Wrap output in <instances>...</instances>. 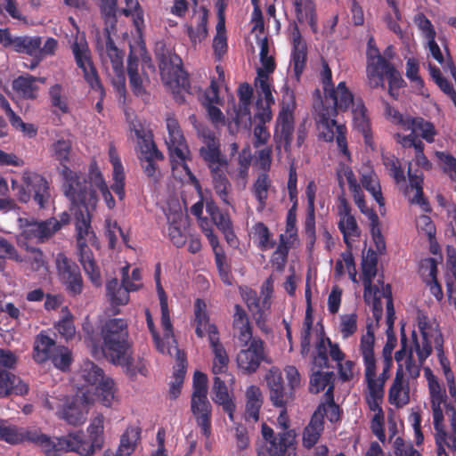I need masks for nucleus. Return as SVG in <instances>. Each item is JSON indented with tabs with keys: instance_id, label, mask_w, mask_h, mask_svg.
<instances>
[{
	"instance_id": "nucleus-9",
	"label": "nucleus",
	"mask_w": 456,
	"mask_h": 456,
	"mask_svg": "<svg viewBox=\"0 0 456 456\" xmlns=\"http://www.w3.org/2000/svg\"><path fill=\"white\" fill-rule=\"evenodd\" d=\"M0 440L10 444L31 443L40 446L46 456H53L54 444L45 434L37 428H20L9 425L6 420H0Z\"/></svg>"
},
{
	"instance_id": "nucleus-6",
	"label": "nucleus",
	"mask_w": 456,
	"mask_h": 456,
	"mask_svg": "<svg viewBox=\"0 0 456 456\" xmlns=\"http://www.w3.org/2000/svg\"><path fill=\"white\" fill-rule=\"evenodd\" d=\"M405 125L407 129L411 130V134H397L398 142L404 148H414L416 164L425 170H429L432 164L424 154V143L419 136L429 143L433 142L436 134L434 125L422 118H408Z\"/></svg>"
},
{
	"instance_id": "nucleus-60",
	"label": "nucleus",
	"mask_w": 456,
	"mask_h": 456,
	"mask_svg": "<svg viewBox=\"0 0 456 456\" xmlns=\"http://www.w3.org/2000/svg\"><path fill=\"white\" fill-rule=\"evenodd\" d=\"M126 8H123L121 12L126 17H133V21L135 28L140 30L144 26V12L139 4L138 0H124Z\"/></svg>"
},
{
	"instance_id": "nucleus-25",
	"label": "nucleus",
	"mask_w": 456,
	"mask_h": 456,
	"mask_svg": "<svg viewBox=\"0 0 456 456\" xmlns=\"http://www.w3.org/2000/svg\"><path fill=\"white\" fill-rule=\"evenodd\" d=\"M191 410L197 424L201 428L203 436L208 438L211 434L212 416V405L208 395L191 396Z\"/></svg>"
},
{
	"instance_id": "nucleus-55",
	"label": "nucleus",
	"mask_w": 456,
	"mask_h": 456,
	"mask_svg": "<svg viewBox=\"0 0 456 456\" xmlns=\"http://www.w3.org/2000/svg\"><path fill=\"white\" fill-rule=\"evenodd\" d=\"M206 210L220 232L232 225L229 214L222 211L215 202L207 201Z\"/></svg>"
},
{
	"instance_id": "nucleus-46",
	"label": "nucleus",
	"mask_w": 456,
	"mask_h": 456,
	"mask_svg": "<svg viewBox=\"0 0 456 456\" xmlns=\"http://www.w3.org/2000/svg\"><path fill=\"white\" fill-rule=\"evenodd\" d=\"M141 429L138 427H128L120 437V444L117 451L118 456H130L140 439Z\"/></svg>"
},
{
	"instance_id": "nucleus-12",
	"label": "nucleus",
	"mask_w": 456,
	"mask_h": 456,
	"mask_svg": "<svg viewBox=\"0 0 456 456\" xmlns=\"http://www.w3.org/2000/svg\"><path fill=\"white\" fill-rule=\"evenodd\" d=\"M86 190L92 192V196L94 198V202L91 204L86 198L85 197V200H79L77 199H72L71 197H68L72 205L78 208L75 212V226L77 232V243L80 242H93L95 240L96 236L91 226V211L95 209L98 196L96 190L93 189L92 183L86 184Z\"/></svg>"
},
{
	"instance_id": "nucleus-41",
	"label": "nucleus",
	"mask_w": 456,
	"mask_h": 456,
	"mask_svg": "<svg viewBox=\"0 0 456 456\" xmlns=\"http://www.w3.org/2000/svg\"><path fill=\"white\" fill-rule=\"evenodd\" d=\"M353 118L355 126L362 133L364 142L368 145H371L372 135L366 115V108L362 100H357L352 106Z\"/></svg>"
},
{
	"instance_id": "nucleus-59",
	"label": "nucleus",
	"mask_w": 456,
	"mask_h": 456,
	"mask_svg": "<svg viewBox=\"0 0 456 456\" xmlns=\"http://www.w3.org/2000/svg\"><path fill=\"white\" fill-rule=\"evenodd\" d=\"M118 0H99V8L104 20V23L110 28H115L117 24V12Z\"/></svg>"
},
{
	"instance_id": "nucleus-31",
	"label": "nucleus",
	"mask_w": 456,
	"mask_h": 456,
	"mask_svg": "<svg viewBox=\"0 0 456 456\" xmlns=\"http://www.w3.org/2000/svg\"><path fill=\"white\" fill-rule=\"evenodd\" d=\"M77 244L79 262L81 263L85 273L94 284L99 285L101 282V273L94 260L92 249L88 247L87 242H80Z\"/></svg>"
},
{
	"instance_id": "nucleus-42",
	"label": "nucleus",
	"mask_w": 456,
	"mask_h": 456,
	"mask_svg": "<svg viewBox=\"0 0 456 456\" xmlns=\"http://www.w3.org/2000/svg\"><path fill=\"white\" fill-rule=\"evenodd\" d=\"M403 382V370L397 369L393 384L390 387L389 391H388V401L391 404H393L396 407H403V405H405L409 403L408 390L404 391L402 395Z\"/></svg>"
},
{
	"instance_id": "nucleus-51",
	"label": "nucleus",
	"mask_w": 456,
	"mask_h": 456,
	"mask_svg": "<svg viewBox=\"0 0 456 456\" xmlns=\"http://www.w3.org/2000/svg\"><path fill=\"white\" fill-rule=\"evenodd\" d=\"M362 187L369 191L379 207H384L385 199L382 195L379 178L373 171L363 174L361 178Z\"/></svg>"
},
{
	"instance_id": "nucleus-14",
	"label": "nucleus",
	"mask_w": 456,
	"mask_h": 456,
	"mask_svg": "<svg viewBox=\"0 0 456 456\" xmlns=\"http://www.w3.org/2000/svg\"><path fill=\"white\" fill-rule=\"evenodd\" d=\"M72 52L77 67L84 73L85 80L88 83L91 89L100 94V100L96 102L95 109L98 112H101L103 109L102 102L105 96V90L91 60L89 48L86 43L75 42L72 45Z\"/></svg>"
},
{
	"instance_id": "nucleus-44",
	"label": "nucleus",
	"mask_w": 456,
	"mask_h": 456,
	"mask_svg": "<svg viewBox=\"0 0 456 456\" xmlns=\"http://www.w3.org/2000/svg\"><path fill=\"white\" fill-rule=\"evenodd\" d=\"M37 78L32 75L20 76L12 82V88L25 99H36L38 86L35 84Z\"/></svg>"
},
{
	"instance_id": "nucleus-17",
	"label": "nucleus",
	"mask_w": 456,
	"mask_h": 456,
	"mask_svg": "<svg viewBox=\"0 0 456 456\" xmlns=\"http://www.w3.org/2000/svg\"><path fill=\"white\" fill-rule=\"evenodd\" d=\"M418 328L421 335V341L419 340L416 331H412L411 338L414 346V351L420 363H424L427 358L432 354L431 339L436 338L442 332L437 329V325L434 327L425 315L418 317Z\"/></svg>"
},
{
	"instance_id": "nucleus-10",
	"label": "nucleus",
	"mask_w": 456,
	"mask_h": 456,
	"mask_svg": "<svg viewBox=\"0 0 456 456\" xmlns=\"http://www.w3.org/2000/svg\"><path fill=\"white\" fill-rule=\"evenodd\" d=\"M18 362L17 355L10 350L0 349V398L11 395H25L28 385L10 370H14Z\"/></svg>"
},
{
	"instance_id": "nucleus-7",
	"label": "nucleus",
	"mask_w": 456,
	"mask_h": 456,
	"mask_svg": "<svg viewBox=\"0 0 456 456\" xmlns=\"http://www.w3.org/2000/svg\"><path fill=\"white\" fill-rule=\"evenodd\" d=\"M12 187L17 190V198L21 203L33 201L39 209L48 207L51 199L50 183L43 175L31 170H24L20 183L12 180Z\"/></svg>"
},
{
	"instance_id": "nucleus-57",
	"label": "nucleus",
	"mask_w": 456,
	"mask_h": 456,
	"mask_svg": "<svg viewBox=\"0 0 456 456\" xmlns=\"http://www.w3.org/2000/svg\"><path fill=\"white\" fill-rule=\"evenodd\" d=\"M62 317L55 325L57 331L66 339H71L75 337L76 328L73 322V315L68 306L61 309Z\"/></svg>"
},
{
	"instance_id": "nucleus-28",
	"label": "nucleus",
	"mask_w": 456,
	"mask_h": 456,
	"mask_svg": "<svg viewBox=\"0 0 456 456\" xmlns=\"http://www.w3.org/2000/svg\"><path fill=\"white\" fill-rule=\"evenodd\" d=\"M293 49L291 53V63L297 79H299L306 64L307 53L305 43L302 40L300 30L297 24L292 31Z\"/></svg>"
},
{
	"instance_id": "nucleus-3",
	"label": "nucleus",
	"mask_w": 456,
	"mask_h": 456,
	"mask_svg": "<svg viewBox=\"0 0 456 456\" xmlns=\"http://www.w3.org/2000/svg\"><path fill=\"white\" fill-rule=\"evenodd\" d=\"M52 157L61 165V174L64 179V193L67 197L77 199L79 200H86L91 204L94 202L92 192L86 190L87 182L86 175L72 171L68 164L71 161L72 141L69 138H60L52 143L50 147Z\"/></svg>"
},
{
	"instance_id": "nucleus-1",
	"label": "nucleus",
	"mask_w": 456,
	"mask_h": 456,
	"mask_svg": "<svg viewBox=\"0 0 456 456\" xmlns=\"http://www.w3.org/2000/svg\"><path fill=\"white\" fill-rule=\"evenodd\" d=\"M324 99L314 105L315 121L320 130L319 137L327 142L336 140L338 149L351 160L347 147V128L337 122L335 118L339 111H346L355 103L352 92L346 82H339L337 87L332 83V72L327 62H323L321 72Z\"/></svg>"
},
{
	"instance_id": "nucleus-63",
	"label": "nucleus",
	"mask_w": 456,
	"mask_h": 456,
	"mask_svg": "<svg viewBox=\"0 0 456 456\" xmlns=\"http://www.w3.org/2000/svg\"><path fill=\"white\" fill-rule=\"evenodd\" d=\"M96 391L101 403L106 407H110L115 400L116 393L113 379L107 378V379L96 386Z\"/></svg>"
},
{
	"instance_id": "nucleus-11",
	"label": "nucleus",
	"mask_w": 456,
	"mask_h": 456,
	"mask_svg": "<svg viewBox=\"0 0 456 456\" xmlns=\"http://www.w3.org/2000/svg\"><path fill=\"white\" fill-rule=\"evenodd\" d=\"M156 58L162 80L167 84H175L182 91L191 93L188 74L183 69L182 59L168 51L157 53Z\"/></svg>"
},
{
	"instance_id": "nucleus-27",
	"label": "nucleus",
	"mask_w": 456,
	"mask_h": 456,
	"mask_svg": "<svg viewBox=\"0 0 456 456\" xmlns=\"http://www.w3.org/2000/svg\"><path fill=\"white\" fill-rule=\"evenodd\" d=\"M211 395L213 402L221 405L224 411L228 414L229 419L234 421L235 403L232 396L229 394L225 382L218 376L214 377Z\"/></svg>"
},
{
	"instance_id": "nucleus-54",
	"label": "nucleus",
	"mask_w": 456,
	"mask_h": 456,
	"mask_svg": "<svg viewBox=\"0 0 456 456\" xmlns=\"http://www.w3.org/2000/svg\"><path fill=\"white\" fill-rule=\"evenodd\" d=\"M128 78L134 94L141 97L144 102H148L150 100V94L147 92L146 86L150 84L149 76L142 72V74L128 76Z\"/></svg>"
},
{
	"instance_id": "nucleus-33",
	"label": "nucleus",
	"mask_w": 456,
	"mask_h": 456,
	"mask_svg": "<svg viewBox=\"0 0 456 456\" xmlns=\"http://www.w3.org/2000/svg\"><path fill=\"white\" fill-rule=\"evenodd\" d=\"M273 188V181L266 173H258L251 187V193L257 201L256 211L263 212L267 205L269 191Z\"/></svg>"
},
{
	"instance_id": "nucleus-37",
	"label": "nucleus",
	"mask_w": 456,
	"mask_h": 456,
	"mask_svg": "<svg viewBox=\"0 0 456 456\" xmlns=\"http://www.w3.org/2000/svg\"><path fill=\"white\" fill-rule=\"evenodd\" d=\"M58 347L53 338L41 332L37 336L34 343L33 359L38 363L45 362L53 357Z\"/></svg>"
},
{
	"instance_id": "nucleus-49",
	"label": "nucleus",
	"mask_w": 456,
	"mask_h": 456,
	"mask_svg": "<svg viewBox=\"0 0 456 456\" xmlns=\"http://www.w3.org/2000/svg\"><path fill=\"white\" fill-rule=\"evenodd\" d=\"M446 381L448 386V392L452 397V401L447 403L445 400L444 408L445 414L449 419L451 427L456 430V384L454 380V374L452 370L446 371Z\"/></svg>"
},
{
	"instance_id": "nucleus-23",
	"label": "nucleus",
	"mask_w": 456,
	"mask_h": 456,
	"mask_svg": "<svg viewBox=\"0 0 456 456\" xmlns=\"http://www.w3.org/2000/svg\"><path fill=\"white\" fill-rule=\"evenodd\" d=\"M87 405L77 397H66L57 414L69 425H82L87 418Z\"/></svg>"
},
{
	"instance_id": "nucleus-30",
	"label": "nucleus",
	"mask_w": 456,
	"mask_h": 456,
	"mask_svg": "<svg viewBox=\"0 0 456 456\" xmlns=\"http://www.w3.org/2000/svg\"><path fill=\"white\" fill-rule=\"evenodd\" d=\"M393 66L391 62L384 58H378L374 61L366 63V76L368 85L370 88H385V76L387 70Z\"/></svg>"
},
{
	"instance_id": "nucleus-15",
	"label": "nucleus",
	"mask_w": 456,
	"mask_h": 456,
	"mask_svg": "<svg viewBox=\"0 0 456 456\" xmlns=\"http://www.w3.org/2000/svg\"><path fill=\"white\" fill-rule=\"evenodd\" d=\"M55 262L59 279L68 294L71 297L80 295L83 292L84 281L78 265L63 253L57 254Z\"/></svg>"
},
{
	"instance_id": "nucleus-40",
	"label": "nucleus",
	"mask_w": 456,
	"mask_h": 456,
	"mask_svg": "<svg viewBox=\"0 0 456 456\" xmlns=\"http://www.w3.org/2000/svg\"><path fill=\"white\" fill-rule=\"evenodd\" d=\"M110 160L113 167L112 177L113 183L111 190L117 194L120 200L125 198V173L124 167L119 157L116 154L114 149H110Z\"/></svg>"
},
{
	"instance_id": "nucleus-47",
	"label": "nucleus",
	"mask_w": 456,
	"mask_h": 456,
	"mask_svg": "<svg viewBox=\"0 0 456 456\" xmlns=\"http://www.w3.org/2000/svg\"><path fill=\"white\" fill-rule=\"evenodd\" d=\"M409 175V186L406 188V192L409 189L415 190V196L411 199V202L419 205L425 212L431 210L428 200L424 197L423 193V175H412L411 171Z\"/></svg>"
},
{
	"instance_id": "nucleus-53",
	"label": "nucleus",
	"mask_w": 456,
	"mask_h": 456,
	"mask_svg": "<svg viewBox=\"0 0 456 456\" xmlns=\"http://www.w3.org/2000/svg\"><path fill=\"white\" fill-rule=\"evenodd\" d=\"M228 173H221L211 175L213 188L221 200L226 204L231 205L229 200L232 184L227 177Z\"/></svg>"
},
{
	"instance_id": "nucleus-21",
	"label": "nucleus",
	"mask_w": 456,
	"mask_h": 456,
	"mask_svg": "<svg viewBox=\"0 0 456 456\" xmlns=\"http://www.w3.org/2000/svg\"><path fill=\"white\" fill-rule=\"evenodd\" d=\"M161 265L158 263L155 265L154 280L156 283V289L159 299L160 311H161V326L163 328V341L169 343L172 340L175 343L174 338L173 325L170 319V312L167 303V295L165 292L160 281Z\"/></svg>"
},
{
	"instance_id": "nucleus-26",
	"label": "nucleus",
	"mask_w": 456,
	"mask_h": 456,
	"mask_svg": "<svg viewBox=\"0 0 456 456\" xmlns=\"http://www.w3.org/2000/svg\"><path fill=\"white\" fill-rule=\"evenodd\" d=\"M232 329L234 337L238 338L240 346H248L253 339V325L246 310L239 304L234 305L232 314Z\"/></svg>"
},
{
	"instance_id": "nucleus-38",
	"label": "nucleus",
	"mask_w": 456,
	"mask_h": 456,
	"mask_svg": "<svg viewBox=\"0 0 456 456\" xmlns=\"http://www.w3.org/2000/svg\"><path fill=\"white\" fill-rule=\"evenodd\" d=\"M197 25L194 28L191 24H184L185 32L193 45L204 41L208 35V10L205 6H200L199 10Z\"/></svg>"
},
{
	"instance_id": "nucleus-52",
	"label": "nucleus",
	"mask_w": 456,
	"mask_h": 456,
	"mask_svg": "<svg viewBox=\"0 0 456 456\" xmlns=\"http://www.w3.org/2000/svg\"><path fill=\"white\" fill-rule=\"evenodd\" d=\"M81 376L87 384L95 387L108 378L104 375L103 370L91 361L84 362L81 369Z\"/></svg>"
},
{
	"instance_id": "nucleus-20",
	"label": "nucleus",
	"mask_w": 456,
	"mask_h": 456,
	"mask_svg": "<svg viewBox=\"0 0 456 456\" xmlns=\"http://www.w3.org/2000/svg\"><path fill=\"white\" fill-rule=\"evenodd\" d=\"M282 419L283 415L281 413L278 421L282 425L283 431L278 433L268 444V446L257 448V456H284L288 449L294 445L296 433L292 429H288V424Z\"/></svg>"
},
{
	"instance_id": "nucleus-48",
	"label": "nucleus",
	"mask_w": 456,
	"mask_h": 456,
	"mask_svg": "<svg viewBox=\"0 0 456 456\" xmlns=\"http://www.w3.org/2000/svg\"><path fill=\"white\" fill-rule=\"evenodd\" d=\"M338 227L343 235V240L347 248H352L354 238L361 236V229L354 216L338 220Z\"/></svg>"
},
{
	"instance_id": "nucleus-62",
	"label": "nucleus",
	"mask_w": 456,
	"mask_h": 456,
	"mask_svg": "<svg viewBox=\"0 0 456 456\" xmlns=\"http://www.w3.org/2000/svg\"><path fill=\"white\" fill-rule=\"evenodd\" d=\"M91 179H94V183L92 181H88L92 183L93 189L95 190L94 187H96L100 192L102 193V196L107 205V207L111 209L115 207V200L111 194V192L109 190V187L107 186L102 174L100 171H93L91 172Z\"/></svg>"
},
{
	"instance_id": "nucleus-32",
	"label": "nucleus",
	"mask_w": 456,
	"mask_h": 456,
	"mask_svg": "<svg viewBox=\"0 0 456 456\" xmlns=\"http://www.w3.org/2000/svg\"><path fill=\"white\" fill-rule=\"evenodd\" d=\"M377 253L373 249L369 248L362 259V280L364 287L363 297H367L370 295V289L377 287L372 284V281L377 274Z\"/></svg>"
},
{
	"instance_id": "nucleus-5",
	"label": "nucleus",
	"mask_w": 456,
	"mask_h": 456,
	"mask_svg": "<svg viewBox=\"0 0 456 456\" xmlns=\"http://www.w3.org/2000/svg\"><path fill=\"white\" fill-rule=\"evenodd\" d=\"M375 336L372 329V323L370 322L366 326V333L360 339V354L362 357L365 367L364 376L367 383L369 395L367 396V403L370 411L375 414H384L381 407V402L384 396V388L382 384L377 381V361L374 353Z\"/></svg>"
},
{
	"instance_id": "nucleus-36",
	"label": "nucleus",
	"mask_w": 456,
	"mask_h": 456,
	"mask_svg": "<svg viewBox=\"0 0 456 456\" xmlns=\"http://www.w3.org/2000/svg\"><path fill=\"white\" fill-rule=\"evenodd\" d=\"M245 396V419L256 422L259 419V412L264 403L262 391L257 386L251 385L247 387Z\"/></svg>"
},
{
	"instance_id": "nucleus-16",
	"label": "nucleus",
	"mask_w": 456,
	"mask_h": 456,
	"mask_svg": "<svg viewBox=\"0 0 456 456\" xmlns=\"http://www.w3.org/2000/svg\"><path fill=\"white\" fill-rule=\"evenodd\" d=\"M236 357L238 368L246 374L255 373L263 362L267 361L265 342L258 337L251 339L248 346H241Z\"/></svg>"
},
{
	"instance_id": "nucleus-24",
	"label": "nucleus",
	"mask_w": 456,
	"mask_h": 456,
	"mask_svg": "<svg viewBox=\"0 0 456 456\" xmlns=\"http://www.w3.org/2000/svg\"><path fill=\"white\" fill-rule=\"evenodd\" d=\"M270 390V400L273 406L285 408L289 394L284 386L282 373L279 368L273 367L265 376Z\"/></svg>"
},
{
	"instance_id": "nucleus-35",
	"label": "nucleus",
	"mask_w": 456,
	"mask_h": 456,
	"mask_svg": "<svg viewBox=\"0 0 456 456\" xmlns=\"http://www.w3.org/2000/svg\"><path fill=\"white\" fill-rule=\"evenodd\" d=\"M166 143L172 162H183L186 159L189 151L181 128L169 132Z\"/></svg>"
},
{
	"instance_id": "nucleus-13",
	"label": "nucleus",
	"mask_w": 456,
	"mask_h": 456,
	"mask_svg": "<svg viewBox=\"0 0 456 456\" xmlns=\"http://www.w3.org/2000/svg\"><path fill=\"white\" fill-rule=\"evenodd\" d=\"M204 145L200 149V156L209 169L210 175L228 173V159L222 152L219 139L209 129L200 132Z\"/></svg>"
},
{
	"instance_id": "nucleus-64",
	"label": "nucleus",
	"mask_w": 456,
	"mask_h": 456,
	"mask_svg": "<svg viewBox=\"0 0 456 456\" xmlns=\"http://www.w3.org/2000/svg\"><path fill=\"white\" fill-rule=\"evenodd\" d=\"M385 77L388 80V94L396 100L399 96L398 90L406 86L405 81L394 65L387 70Z\"/></svg>"
},
{
	"instance_id": "nucleus-18",
	"label": "nucleus",
	"mask_w": 456,
	"mask_h": 456,
	"mask_svg": "<svg viewBox=\"0 0 456 456\" xmlns=\"http://www.w3.org/2000/svg\"><path fill=\"white\" fill-rule=\"evenodd\" d=\"M294 130V105H282L273 135L277 149L283 147L286 152L290 151Z\"/></svg>"
},
{
	"instance_id": "nucleus-22",
	"label": "nucleus",
	"mask_w": 456,
	"mask_h": 456,
	"mask_svg": "<svg viewBox=\"0 0 456 456\" xmlns=\"http://www.w3.org/2000/svg\"><path fill=\"white\" fill-rule=\"evenodd\" d=\"M208 340L214 354L212 372L215 376L226 373L230 360L224 345L220 342L216 325L208 326Z\"/></svg>"
},
{
	"instance_id": "nucleus-58",
	"label": "nucleus",
	"mask_w": 456,
	"mask_h": 456,
	"mask_svg": "<svg viewBox=\"0 0 456 456\" xmlns=\"http://www.w3.org/2000/svg\"><path fill=\"white\" fill-rule=\"evenodd\" d=\"M334 373L332 371H315L310 377L309 392L319 394L333 382Z\"/></svg>"
},
{
	"instance_id": "nucleus-56",
	"label": "nucleus",
	"mask_w": 456,
	"mask_h": 456,
	"mask_svg": "<svg viewBox=\"0 0 456 456\" xmlns=\"http://www.w3.org/2000/svg\"><path fill=\"white\" fill-rule=\"evenodd\" d=\"M254 237L257 240V247L262 251L274 248L276 242L272 239V233L263 222H258L253 226Z\"/></svg>"
},
{
	"instance_id": "nucleus-45",
	"label": "nucleus",
	"mask_w": 456,
	"mask_h": 456,
	"mask_svg": "<svg viewBox=\"0 0 456 456\" xmlns=\"http://www.w3.org/2000/svg\"><path fill=\"white\" fill-rule=\"evenodd\" d=\"M209 321L210 318L207 311L206 302L201 298H197L194 301V322L196 323L195 333L198 338H204V330H207L208 333V326L214 325Z\"/></svg>"
},
{
	"instance_id": "nucleus-61",
	"label": "nucleus",
	"mask_w": 456,
	"mask_h": 456,
	"mask_svg": "<svg viewBox=\"0 0 456 456\" xmlns=\"http://www.w3.org/2000/svg\"><path fill=\"white\" fill-rule=\"evenodd\" d=\"M48 94L53 107L58 109L62 114L69 112L68 100L67 97L63 95V87L61 84L52 86L49 88Z\"/></svg>"
},
{
	"instance_id": "nucleus-50",
	"label": "nucleus",
	"mask_w": 456,
	"mask_h": 456,
	"mask_svg": "<svg viewBox=\"0 0 456 456\" xmlns=\"http://www.w3.org/2000/svg\"><path fill=\"white\" fill-rule=\"evenodd\" d=\"M41 44L40 37H16L12 47L16 53L34 56L38 53Z\"/></svg>"
},
{
	"instance_id": "nucleus-34",
	"label": "nucleus",
	"mask_w": 456,
	"mask_h": 456,
	"mask_svg": "<svg viewBox=\"0 0 456 456\" xmlns=\"http://www.w3.org/2000/svg\"><path fill=\"white\" fill-rule=\"evenodd\" d=\"M297 20L303 23L307 20L312 31L317 32L318 20L314 0H292Z\"/></svg>"
},
{
	"instance_id": "nucleus-39",
	"label": "nucleus",
	"mask_w": 456,
	"mask_h": 456,
	"mask_svg": "<svg viewBox=\"0 0 456 456\" xmlns=\"http://www.w3.org/2000/svg\"><path fill=\"white\" fill-rule=\"evenodd\" d=\"M324 429V420L320 411H315L311 417L310 422L303 431V445L310 449L314 447Z\"/></svg>"
},
{
	"instance_id": "nucleus-4",
	"label": "nucleus",
	"mask_w": 456,
	"mask_h": 456,
	"mask_svg": "<svg viewBox=\"0 0 456 456\" xmlns=\"http://www.w3.org/2000/svg\"><path fill=\"white\" fill-rule=\"evenodd\" d=\"M104 417L98 414L87 428L89 440H85L84 433L77 431L53 440V456H61L62 452H74L82 456H91L102 447L104 442Z\"/></svg>"
},
{
	"instance_id": "nucleus-43",
	"label": "nucleus",
	"mask_w": 456,
	"mask_h": 456,
	"mask_svg": "<svg viewBox=\"0 0 456 456\" xmlns=\"http://www.w3.org/2000/svg\"><path fill=\"white\" fill-rule=\"evenodd\" d=\"M295 243L287 240V237H283V233L279 236V243L276 249L271 256V264L278 272H282L285 269L288 262L289 249Z\"/></svg>"
},
{
	"instance_id": "nucleus-29",
	"label": "nucleus",
	"mask_w": 456,
	"mask_h": 456,
	"mask_svg": "<svg viewBox=\"0 0 456 456\" xmlns=\"http://www.w3.org/2000/svg\"><path fill=\"white\" fill-rule=\"evenodd\" d=\"M428 388L431 397L434 428L439 430L441 422L444 421L442 405L445 403V391L442 389L436 376H432L431 379H429Z\"/></svg>"
},
{
	"instance_id": "nucleus-8",
	"label": "nucleus",
	"mask_w": 456,
	"mask_h": 456,
	"mask_svg": "<svg viewBox=\"0 0 456 456\" xmlns=\"http://www.w3.org/2000/svg\"><path fill=\"white\" fill-rule=\"evenodd\" d=\"M273 292V281L267 279L261 286L260 295L248 287L240 289V295L256 325L263 331L266 330V323L271 312L272 296Z\"/></svg>"
},
{
	"instance_id": "nucleus-19",
	"label": "nucleus",
	"mask_w": 456,
	"mask_h": 456,
	"mask_svg": "<svg viewBox=\"0 0 456 456\" xmlns=\"http://www.w3.org/2000/svg\"><path fill=\"white\" fill-rule=\"evenodd\" d=\"M128 271V265L122 268L121 284L118 283L117 279H112L106 283V295L110 305L114 307L127 304L129 292L139 289V285L129 280Z\"/></svg>"
},
{
	"instance_id": "nucleus-2",
	"label": "nucleus",
	"mask_w": 456,
	"mask_h": 456,
	"mask_svg": "<svg viewBox=\"0 0 456 456\" xmlns=\"http://www.w3.org/2000/svg\"><path fill=\"white\" fill-rule=\"evenodd\" d=\"M128 336L127 322L123 318H111L102 324L99 338L90 335L86 339L94 351L101 350L109 362L131 371L133 358L128 352Z\"/></svg>"
}]
</instances>
